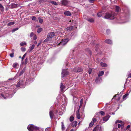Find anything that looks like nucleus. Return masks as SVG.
<instances>
[{
	"label": "nucleus",
	"instance_id": "nucleus-51",
	"mask_svg": "<svg viewBox=\"0 0 131 131\" xmlns=\"http://www.w3.org/2000/svg\"><path fill=\"white\" fill-rule=\"evenodd\" d=\"M83 102V99H81L80 101V104H82Z\"/></svg>",
	"mask_w": 131,
	"mask_h": 131
},
{
	"label": "nucleus",
	"instance_id": "nucleus-38",
	"mask_svg": "<svg viewBox=\"0 0 131 131\" xmlns=\"http://www.w3.org/2000/svg\"><path fill=\"white\" fill-rule=\"evenodd\" d=\"M92 71V70L91 69L89 68L88 70V72L90 74L91 73Z\"/></svg>",
	"mask_w": 131,
	"mask_h": 131
},
{
	"label": "nucleus",
	"instance_id": "nucleus-46",
	"mask_svg": "<svg viewBox=\"0 0 131 131\" xmlns=\"http://www.w3.org/2000/svg\"><path fill=\"white\" fill-rule=\"evenodd\" d=\"M124 123L122 122V123H121V127L122 128H123L124 127Z\"/></svg>",
	"mask_w": 131,
	"mask_h": 131
},
{
	"label": "nucleus",
	"instance_id": "nucleus-32",
	"mask_svg": "<svg viewBox=\"0 0 131 131\" xmlns=\"http://www.w3.org/2000/svg\"><path fill=\"white\" fill-rule=\"evenodd\" d=\"M39 22L40 23H42L43 22V20L40 17L38 18Z\"/></svg>",
	"mask_w": 131,
	"mask_h": 131
},
{
	"label": "nucleus",
	"instance_id": "nucleus-1",
	"mask_svg": "<svg viewBox=\"0 0 131 131\" xmlns=\"http://www.w3.org/2000/svg\"><path fill=\"white\" fill-rule=\"evenodd\" d=\"M55 35V33L54 32H50L48 34L47 38L43 42H48L51 41L52 39V38H53Z\"/></svg>",
	"mask_w": 131,
	"mask_h": 131
},
{
	"label": "nucleus",
	"instance_id": "nucleus-39",
	"mask_svg": "<svg viewBox=\"0 0 131 131\" xmlns=\"http://www.w3.org/2000/svg\"><path fill=\"white\" fill-rule=\"evenodd\" d=\"M17 64H18L17 63H15L13 64V67L15 68H16V66L17 65Z\"/></svg>",
	"mask_w": 131,
	"mask_h": 131
},
{
	"label": "nucleus",
	"instance_id": "nucleus-36",
	"mask_svg": "<svg viewBox=\"0 0 131 131\" xmlns=\"http://www.w3.org/2000/svg\"><path fill=\"white\" fill-rule=\"evenodd\" d=\"M99 113L102 115H104L105 114V113L103 111H100Z\"/></svg>",
	"mask_w": 131,
	"mask_h": 131
},
{
	"label": "nucleus",
	"instance_id": "nucleus-48",
	"mask_svg": "<svg viewBox=\"0 0 131 131\" xmlns=\"http://www.w3.org/2000/svg\"><path fill=\"white\" fill-rule=\"evenodd\" d=\"M14 53H13L10 54V56L12 58V57H13L14 56Z\"/></svg>",
	"mask_w": 131,
	"mask_h": 131
},
{
	"label": "nucleus",
	"instance_id": "nucleus-63",
	"mask_svg": "<svg viewBox=\"0 0 131 131\" xmlns=\"http://www.w3.org/2000/svg\"><path fill=\"white\" fill-rule=\"evenodd\" d=\"M15 29L16 30H17L18 29V28H15Z\"/></svg>",
	"mask_w": 131,
	"mask_h": 131
},
{
	"label": "nucleus",
	"instance_id": "nucleus-15",
	"mask_svg": "<svg viewBox=\"0 0 131 131\" xmlns=\"http://www.w3.org/2000/svg\"><path fill=\"white\" fill-rule=\"evenodd\" d=\"M79 111L78 110L76 113V116L78 119H80L81 118L80 115L79 113Z\"/></svg>",
	"mask_w": 131,
	"mask_h": 131
},
{
	"label": "nucleus",
	"instance_id": "nucleus-10",
	"mask_svg": "<svg viewBox=\"0 0 131 131\" xmlns=\"http://www.w3.org/2000/svg\"><path fill=\"white\" fill-rule=\"evenodd\" d=\"M24 84V82H18L16 86L17 87H20V88H24V86H22Z\"/></svg>",
	"mask_w": 131,
	"mask_h": 131
},
{
	"label": "nucleus",
	"instance_id": "nucleus-13",
	"mask_svg": "<svg viewBox=\"0 0 131 131\" xmlns=\"http://www.w3.org/2000/svg\"><path fill=\"white\" fill-rule=\"evenodd\" d=\"M87 20L89 22L91 23H93L94 22V20L93 18L90 17H87Z\"/></svg>",
	"mask_w": 131,
	"mask_h": 131
},
{
	"label": "nucleus",
	"instance_id": "nucleus-59",
	"mask_svg": "<svg viewBox=\"0 0 131 131\" xmlns=\"http://www.w3.org/2000/svg\"><path fill=\"white\" fill-rule=\"evenodd\" d=\"M28 61V59L27 58H26L25 60V63H26V62H27Z\"/></svg>",
	"mask_w": 131,
	"mask_h": 131
},
{
	"label": "nucleus",
	"instance_id": "nucleus-29",
	"mask_svg": "<svg viewBox=\"0 0 131 131\" xmlns=\"http://www.w3.org/2000/svg\"><path fill=\"white\" fill-rule=\"evenodd\" d=\"M115 8L116 11L117 12H118L120 10L119 7L118 6H116L115 7Z\"/></svg>",
	"mask_w": 131,
	"mask_h": 131
},
{
	"label": "nucleus",
	"instance_id": "nucleus-4",
	"mask_svg": "<svg viewBox=\"0 0 131 131\" xmlns=\"http://www.w3.org/2000/svg\"><path fill=\"white\" fill-rule=\"evenodd\" d=\"M67 69H63L61 73L62 77H64L69 75V72L67 70Z\"/></svg>",
	"mask_w": 131,
	"mask_h": 131
},
{
	"label": "nucleus",
	"instance_id": "nucleus-23",
	"mask_svg": "<svg viewBox=\"0 0 131 131\" xmlns=\"http://www.w3.org/2000/svg\"><path fill=\"white\" fill-rule=\"evenodd\" d=\"M48 2L51 3L52 4H53L54 5H58V4L56 2L53 1H49Z\"/></svg>",
	"mask_w": 131,
	"mask_h": 131
},
{
	"label": "nucleus",
	"instance_id": "nucleus-43",
	"mask_svg": "<svg viewBox=\"0 0 131 131\" xmlns=\"http://www.w3.org/2000/svg\"><path fill=\"white\" fill-rule=\"evenodd\" d=\"M26 53H25V54L21 58L22 61H23L26 55Z\"/></svg>",
	"mask_w": 131,
	"mask_h": 131
},
{
	"label": "nucleus",
	"instance_id": "nucleus-6",
	"mask_svg": "<svg viewBox=\"0 0 131 131\" xmlns=\"http://www.w3.org/2000/svg\"><path fill=\"white\" fill-rule=\"evenodd\" d=\"M1 95L3 98L5 99L7 98H10L12 97V96L11 95H9L8 93H6L5 94H2Z\"/></svg>",
	"mask_w": 131,
	"mask_h": 131
},
{
	"label": "nucleus",
	"instance_id": "nucleus-5",
	"mask_svg": "<svg viewBox=\"0 0 131 131\" xmlns=\"http://www.w3.org/2000/svg\"><path fill=\"white\" fill-rule=\"evenodd\" d=\"M103 129L101 127L97 125L94 129L93 131H103Z\"/></svg>",
	"mask_w": 131,
	"mask_h": 131
},
{
	"label": "nucleus",
	"instance_id": "nucleus-61",
	"mask_svg": "<svg viewBox=\"0 0 131 131\" xmlns=\"http://www.w3.org/2000/svg\"><path fill=\"white\" fill-rule=\"evenodd\" d=\"M70 131H74V129H72Z\"/></svg>",
	"mask_w": 131,
	"mask_h": 131
},
{
	"label": "nucleus",
	"instance_id": "nucleus-7",
	"mask_svg": "<svg viewBox=\"0 0 131 131\" xmlns=\"http://www.w3.org/2000/svg\"><path fill=\"white\" fill-rule=\"evenodd\" d=\"M68 40L67 39H62L59 45H64L66 44L68 42Z\"/></svg>",
	"mask_w": 131,
	"mask_h": 131
},
{
	"label": "nucleus",
	"instance_id": "nucleus-58",
	"mask_svg": "<svg viewBox=\"0 0 131 131\" xmlns=\"http://www.w3.org/2000/svg\"><path fill=\"white\" fill-rule=\"evenodd\" d=\"M41 43V42H40V43H38V44L37 45V46L38 47L39 46V45H40Z\"/></svg>",
	"mask_w": 131,
	"mask_h": 131
},
{
	"label": "nucleus",
	"instance_id": "nucleus-34",
	"mask_svg": "<svg viewBox=\"0 0 131 131\" xmlns=\"http://www.w3.org/2000/svg\"><path fill=\"white\" fill-rule=\"evenodd\" d=\"M42 29L41 28H39L37 30V32L38 33H39L42 31Z\"/></svg>",
	"mask_w": 131,
	"mask_h": 131
},
{
	"label": "nucleus",
	"instance_id": "nucleus-35",
	"mask_svg": "<svg viewBox=\"0 0 131 131\" xmlns=\"http://www.w3.org/2000/svg\"><path fill=\"white\" fill-rule=\"evenodd\" d=\"M74 118L73 117L71 116L70 118V120L71 122H72L74 120Z\"/></svg>",
	"mask_w": 131,
	"mask_h": 131
},
{
	"label": "nucleus",
	"instance_id": "nucleus-22",
	"mask_svg": "<svg viewBox=\"0 0 131 131\" xmlns=\"http://www.w3.org/2000/svg\"><path fill=\"white\" fill-rule=\"evenodd\" d=\"M64 14L67 16H70L71 15V14L70 12L69 11H67V12H66L64 13Z\"/></svg>",
	"mask_w": 131,
	"mask_h": 131
},
{
	"label": "nucleus",
	"instance_id": "nucleus-53",
	"mask_svg": "<svg viewBox=\"0 0 131 131\" xmlns=\"http://www.w3.org/2000/svg\"><path fill=\"white\" fill-rule=\"evenodd\" d=\"M109 73V72L108 71H107L105 73V75L106 76H107L108 74Z\"/></svg>",
	"mask_w": 131,
	"mask_h": 131
},
{
	"label": "nucleus",
	"instance_id": "nucleus-26",
	"mask_svg": "<svg viewBox=\"0 0 131 131\" xmlns=\"http://www.w3.org/2000/svg\"><path fill=\"white\" fill-rule=\"evenodd\" d=\"M61 129L62 130H64L65 129V128L64 124L63 123V122H61Z\"/></svg>",
	"mask_w": 131,
	"mask_h": 131
},
{
	"label": "nucleus",
	"instance_id": "nucleus-42",
	"mask_svg": "<svg viewBox=\"0 0 131 131\" xmlns=\"http://www.w3.org/2000/svg\"><path fill=\"white\" fill-rule=\"evenodd\" d=\"M130 77H131V74L130 73V74H129L128 75V77L126 80V81H128V78H130Z\"/></svg>",
	"mask_w": 131,
	"mask_h": 131
},
{
	"label": "nucleus",
	"instance_id": "nucleus-37",
	"mask_svg": "<svg viewBox=\"0 0 131 131\" xmlns=\"http://www.w3.org/2000/svg\"><path fill=\"white\" fill-rule=\"evenodd\" d=\"M26 43L25 42H22L20 44V45L21 46H23L24 45H26Z\"/></svg>",
	"mask_w": 131,
	"mask_h": 131
},
{
	"label": "nucleus",
	"instance_id": "nucleus-62",
	"mask_svg": "<svg viewBox=\"0 0 131 131\" xmlns=\"http://www.w3.org/2000/svg\"><path fill=\"white\" fill-rule=\"evenodd\" d=\"M13 80V79H9V80H12V81H13L12 80Z\"/></svg>",
	"mask_w": 131,
	"mask_h": 131
},
{
	"label": "nucleus",
	"instance_id": "nucleus-41",
	"mask_svg": "<svg viewBox=\"0 0 131 131\" xmlns=\"http://www.w3.org/2000/svg\"><path fill=\"white\" fill-rule=\"evenodd\" d=\"M122 121H120L119 120H117L115 122V123L116 124L117 123H121L122 122Z\"/></svg>",
	"mask_w": 131,
	"mask_h": 131
},
{
	"label": "nucleus",
	"instance_id": "nucleus-17",
	"mask_svg": "<svg viewBox=\"0 0 131 131\" xmlns=\"http://www.w3.org/2000/svg\"><path fill=\"white\" fill-rule=\"evenodd\" d=\"M65 86L63 85L62 83H61V85L60 86V88L62 91H63V90L65 88Z\"/></svg>",
	"mask_w": 131,
	"mask_h": 131
},
{
	"label": "nucleus",
	"instance_id": "nucleus-45",
	"mask_svg": "<svg viewBox=\"0 0 131 131\" xmlns=\"http://www.w3.org/2000/svg\"><path fill=\"white\" fill-rule=\"evenodd\" d=\"M34 34L33 32H31V33L30 35V37H31L33 36H34Z\"/></svg>",
	"mask_w": 131,
	"mask_h": 131
},
{
	"label": "nucleus",
	"instance_id": "nucleus-16",
	"mask_svg": "<svg viewBox=\"0 0 131 131\" xmlns=\"http://www.w3.org/2000/svg\"><path fill=\"white\" fill-rule=\"evenodd\" d=\"M105 42L106 43L108 44H111L112 43L111 40L110 39H106L105 40Z\"/></svg>",
	"mask_w": 131,
	"mask_h": 131
},
{
	"label": "nucleus",
	"instance_id": "nucleus-14",
	"mask_svg": "<svg viewBox=\"0 0 131 131\" xmlns=\"http://www.w3.org/2000/svg\"><path fill=\"white\" fill-rule=\"evenodd\" d=\"M110 117L109 115H107L106 116L104 117L103 118V121L104 122L107 121L109 119Z\"/></svg>",
	"mask_w": 131,
	"mask_h": 131
},
{
	"label": "nucleus",
	"instance_id": "nucleus-24",
	"mask_svg": "<svg viewBox=\"0 0 131 131\" xmlns=\"http://www.w3.org/2000/svg\"><path fill=\"white\" fill-rule=\"evenodd\" d=\"M100 65L102 67H106L107 66L106 64L103 62L101 63Z\"/></svg>",
	"mask_w": 131,
	"mask_h": 131
},
{
	"label": "nucleus",
	"instance_id": "nucleus-21",
	"mask_svg": "<svg viewBox=\"0 0 131 131\" xmlns=\"http://www.w3.org/2000/svg\"><path fill=\"white\" fill-rule=\"evenodd\" d=\"M117 126H118V128H120L121 127V125L120 124H117ZM117 124H115V125L114 126V128L113 129V131H114V128H115L116 129L117 128Z\"/></svg>",
	"mask_w": 131,
	"mask_h": 131
},
{
	"label": "nucleus",
	"instance_id": "nucleus-3",
	"mask_svg": "<svg viewBox=\"0 0 131 131\" xmlns=\"http://www.w3.org/2000/svg\"><path fill=\"white\" fill-rule=\"evenodd\" d=\"M27 129L29 131H33L34 129H38V127H35L33 125H29Z\"/></svg>",
	"mask_w": 131,
	"mask_h": 131
},
{
	"label": "nucleus",
	"instance_id": "nucleus-8",
	"mask_svg": "<svg viewBox=\"0 0 131 131\" xmlns=\"http://www.w3.org/2000/svg\"><path fill=\"white\" fill-rule=\"evenodd\" d=\"M96 121V119L95 117H93L92 121L89 124V127H92L94 123H95Z\"/></svg>",
	"mask_w": 131,
	"mask_h": 131
},
{
	"label": "nucleus",
	"instance_id": "nucleus-57",
	"mask_svg": "<svg viewBox=\"0 0 131 131\" xmlns=\"http://www.w3.org/2000/svg\"><path fill=\"white\" fill-rule=\"evenodd\" d=\"M16 31V30L15 29H13V30H12V32H14L15 31Z\"/></svg>",
	"mask_w": 131,
	"mask_h": 131
},
{
	"label": "nucleus",
	"instance_id": "nucleus-54",
	"mask_svg": "<svg viewBox=\"0 0 131 131\" xmlns=\"http://www.w3.org/2000/svg\"><path fill=\"white\" fill-rule=\"evenodd\" d=\"M130 125H128L127 126V127H126V129H125V130H126L127 129H128V128H130Z\"/></svg>",
	"mask_w": 131,
	"mask_h": 131
},
{
	"label": "nucleus",
	"instance_id": "nucleus-9",
	"mask_svg": "<svg viewBox=\"0 0 131 131\" xmlns=\"http://www.w3.org/2000/svg\"><path fill=\"white\" fill-rule=\"evenodd\" d=\"M61 2L62 4L63 5H67L69 3V2L67 0H61Z\"/></svg>",
	"mask_w": 131,
	"mask_h": 131
},
{
	"label": "nucleus",
	"instance_id": "nucleus-33",
	"mask_svg": "<svg viewBox=\"0 0 131 131\" xmlns=\"http://www.w3.org/2000/svg\"><path fill=\"white\" fill-rule=\"evenodd\" d=\"M31 18L32 20H36V21H37V19L34 16L32 17H31Z\"/></svg>",
	"mask_w": 131,
	"mask_h": 131
},
{
	"label": "nucleus",
	"instance_id": "nucleus-56",
	"mask_svg": "<svg viewBox=\"0 0 131 131\" xmlns=\"http://www.w3.org/2000/svg\"><path fill=\"white\" fill-rule=\"evenodd\" d=\"M110 30L108 29H107L106 30V32L107 34H108L110 32Z\"/></svg>",
	"mask_w": 131,
	"mask_h": 131
},
{
	"label": "nucleus",
	"instance_id": "nucleus-11",
	"mask_svg": "<svg viewBox=\"0 0 131 131\" xmlns=\"http://www.w3.org/2000/svg\"><path fill=\"white\" fill-rule=\"evenodd\" d=\"M35 47V45L34 44L32 45L31 46H30L28 50V52H31V51Z\"/></svg>",
	"mask_w": 131,
	"mask_h": 131
},
{
	"label": "nucleus",
	"instance_id": "nucleus-55",
	"mask_svg": "<svg viewBox=\"0 0 131 131\" xmlns=\"http://www.w3.org/2000/svg\"><path fill=\"white\" fill-rule=\"evenodd\" d=\"M82 105V104H80V106H79V108L78 109V110H79H79L80 108L81 107Z\"/></svg>",
	"mask_w": 131,
	"mask_h": 131
},
{
	"label": "nucleus",
	"instance_id": "nucleus-49",
	"mask_svg": "<svg viewBox=\"0 0 131 131\" xmlns=\"http://www.w3.org/2000/svg\"><path fill=\"white\" fill-rule=\"evenodd\" d=\"M96 0H89V1L91 3H93V1Z\"/></svg>",
	"mask_w": 131,
	"mask_h": 131
},
{
	"label": "nucleus",
	"instance_id": "nucleus-30",
	"mask_svg": "<svg viewBox=\"0 0 131 131\" xmlns=\"http://www.w3.org/2000/svg\"><path fill=\"white\" fill-rule=\"evenodd\" d=\"M15 23V22H10L7 25L10 26L14 25Z\"/></svg>",
	"mask_w": 131,
	"mask_h": 131
},
{
	"label": "nucleus",
	"instance_id": "nucleus-60",
	"mask_svg": "<svg viewBox=\"0 0 131 131\" xmlns=\"http://www.w3.org/2000/svg\"><path fill=\"white\" fill-rule=\"evenodd\" d=\"M34 43L35 44H37V42L36 41H35V42H34Z\"/></svg>",
	"mask_w": 131,
	"mask_h": 131
},
{
	"label": "nucleus",
	"instance_id": "nucleus-19",
	"mask_svg": "<svg viewBox=\"0 0 131 131\" xmlns=\"http://www.w3.org/2000/svg\"><path fill=\"white\" fill-rule=\"evenodd\" d=\"M49 115L50 118L52 119L53 118V114L52 111H50L49 112Z\"/></svg>",
	"mask_w": 131,
	"mask_h": 131
},
{
	"label": "nucleus",
	"instance_id": "nucleus-25",
	"mask_svg": "<svg viewBox=\"0 0 131 131\" xmlns=\"http://www.w3.org/2000/svg\"><path fill=\"white\" fill-rule=\"evenodd\" d=\"M104 73V72L103 71H101L99 72V74H98V76L100 77L103 75Z\"/></svg>",
	"mask_w": 131,
	"mask_h": 131
},
{
	"label": "nucleus",
	"instance_id": "nucleus-52",
	"mask_svg": "<svg viewBox=\"0 0 131 131\" xmlns=\"http://www.w3.org/2000/svg\"><path fill=\"white\" fill-rule=\"evenodd\" d=\"M21 50L23 51H24L26 50V49L25 48H21Z\"/></svg>",
	"mask_w": 131,
	"mask_h": 131
},
{
	"label": "nucleus",
	"instance_id": "nucleus-2",
	"mask_svg": "<svg viewBox=\"0 0 131 131\" xmlns=\"http://www.w3.org/2000/svg\"><path fill=\"white\" fill-rule=\"evenodd\" d=\"M115 15L116 14L114 12H112L111 14H107L104 18L110 19H113L115 18Z\"/></svg>",
	"mask_w": 131,
	"mask_h": 131
},
{
	"label": "nucleus",
	"instance_id": "nucleus-28",
	"mask_svg": "<svg viewBox=\"0 0 131 131\" xmlns=\"http://www.w3.org/2000/svg\"><path fill=\"white\" fill-rule=\"evenodd\" d=\"M25 69L24 68L20 72L19 75H21L25 71Z\"/></svg>",
	"mask_w": 131,
	"mask_h": 131
},
{
	"label": "nucleus",
	"instance_id": "nucleus-20",
	"mask_svg": "<svg viewBox=\"0 0 131 131\" xmlns=\"http://www.w3.org/2000/svg\"><path fill=\"white\" fill-rule=\"evenodd\" d=\"M77 124V123L76 121H74L73 122L72 124V126L73 127H75Z\"/></svg>",
	"mask_w": 131,
	"mask_h": 131
},
{
	"label": "nucleus",
	"instance_id": "nucleus-64",
	"mask_svg": "<svg viewBox=\"0 0 131 131\" xmlns=\"http://www.w3.org/2000/svg\"><path fill=\"white\" fill-rule=\"evenodd\" d=\"M116 95H115L114 96V97H116Z\"/></svg>",
	"mask_w": 131,
	"mask_h": 131
},
{
	"label": "nucleus",
	"instance_id": "nucleus-44",
	"mask_svg": "<svg viewBox=\"0 0 131 131\" xmlns=\"http://www.w3.org/2000/svg\"><path fill=\"white\" fill-rule=\"evenodd\" d=\"M16 5L15 4H12V6L13 7H16Z\"/></svg>",
	"mask_w": 131,
	"mask_h": 131
},
{
	"label": "nucleus",
	"instance_id": "nucleus-40",
	"mask_svg": "<svg viewBox=\"0 0 131 131\" xmlns=\"http://www.w3.org/2000/svg\"><path fill=\"white\" fill-rule=\"evenodd\" d=\"M128 94H126L123 95V99H125L126 97L128 95Z\"/></svg>",
	"mask_w": 131,
	"mask_h": 131
},
{
	"label": "nucleus",
	"instance_id": "nucleus-31",
	"mask_svg": "<svg viewBox=\"0 0 131 131\" xmlns=\"http://www.w3.org/2000/svg\"><path fill=\"white\" fill-rule=\"evenodd\" d=\"M47 0H39V2L40 3L45 2L47 1Z\"/></svg>",
	"mask_w": 131,
	"mask_h": 131
},
{
	"label": "nucleus",
	"instance_id": "nucleus-47",
	"mask_svg": "<svg viewBox=\"0 0 131 131\" xmlns=\"http://www.w3.org/2000/svg\"><path fill=\"white\" fill-rule=\"evenodd\" d=\"M97 16L99 17H100L102 16V14L101 13H99L97 14Z\"/></svg>",
	"mask_w": 131,
	"mask_h": 131
},
{
	"label": "nucleus",
	"instance_id": "nucleus-50",
	"mask_svg": "<svg viewBox=\"0 0 131 131\" xmlns=\"http://www.w3.org/2000/svg\"><path fill=\"white\" fill-rule=\"evenodd\" d=\"M33 38L34 40H36L37 38V37L36 35H34L33 37Z\"/></svg>",
	"mask_w": 131,
	"mask_h": 131
},
{
	"label": "nucleus",
	"instance_id": "nucleus-18",
	"mask_svg": "<svg viewBox=\"0 0 131 131\" xmlns=\"http://www.w3.org/2000/svg\"><path fill=\"white\" fill-rule=\"evenodd\" d=\"M73 28V27L72 26H71L70 27H67L66 29V30L68 31H69L71 30Z\"/></svg>",
	"mask_w": 131,
	"mask_h": 131
},
{
	"label": "nucleus",
	"instance_id": "nucleus-27",
	"mask_svg": "<svg viewBox=\"0 0 131 131\" xmlns=\"http://www.w3.org/2000/svg\"><path fill=\"white\" fill-rule=\"evenodd\" d=\"M0 8L2 12H3L4 11V8L3 6L1 4H0Z\"/></svg>",
	"mask_w": 131,
	"mask_h": 131
},
{
	"label": "nucleus",
	"instance_id": "nucleus-12",
	"mask_svg": "<svg viewBox=\"0 0 131 131\" xmlns=\"http://www.w3.org/2000/svg\"><path fill=\"white\" fill-rule=\"evenodd\" d=\"M82 68H75L73 70V71L76 72H80L82 71Z\"/></svg>",
	"mask_w": 131,
	"mask_h": 131
}]
</instances>
